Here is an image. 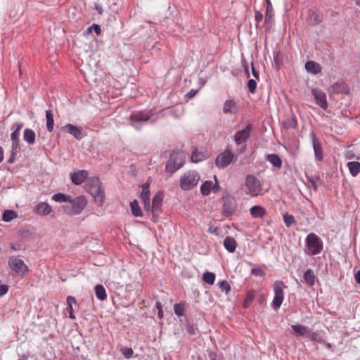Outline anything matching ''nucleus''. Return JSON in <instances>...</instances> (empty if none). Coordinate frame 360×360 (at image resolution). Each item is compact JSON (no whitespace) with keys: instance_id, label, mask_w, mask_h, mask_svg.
<instances>
[{"instance_id":"obj_2","label":"nucleus","mask_w":360,"mask_h":360,"mask_svg":"<svg viewBox=\"0 0 360 360\" xmlns=\"http://www.w3.org/2000/svg\"><path fill=\"white\" fill-rule=\"evenodd\" d=\"M87 200L84 196L80 195L71 200L68 204L62 206L63 212L70 216L78 215L86 208Z\"/></svg>"},{"instance_id":"obj_24","label":"nucleus","mask_w":360,"mask_h":360,"mask_svg":"<svg viewBox=\"0 0 360 360\" xmlns=\"http://www.w3.org/2000/svg\"><path fill=\"white\" fill-rule=\"evenodd\" d=\"M305 69L314 74V75H316V74H319L321 72V65L314 62V61H308L305 63Z\"/></svg>"},{"instance_id":"obj_12","label":"nucleus","mask_w":360,"mask_h":360,"mask_svg":"<svg viewBox=\"0 0 360 360\" xmlns=\"http://www.w3.org/2000/svg\"><path fill=\"white\" fill-rule=\"evenodd\" d=\"M215 179V183L213 184V182L210 180L205 181L200 186V193L202 195L206 196L208 195L210 192L212 191L214 193H217L219 191V185L218 183V181L214 176Z\"/></svg>"},{"instance_id":"obj_25","label":"nucleus","mask_w":360,"mask_h":360,"mask_svg":"<svg viewBox=\"0 0 360 360\" xmlns=\"http://www.w3.org/2000/svg\"><path fill=\"white\" fill-rule=\"evenodd\" d=\"M224 246L229 252H233L236 250L237 242L233 238L227 236L224 240Z\"/></svg>"},{"instance_id":"obj_47","label":"nucleus","mask_w":360,"mask_h":360,"mask_svg":"<svg viewBox=\"0 0 360 360\" xmlns=\"http://www.w3.org/2000/svg\"><path fill=\"white\" fill-rule=\"evenodd\" d=\"M284 125L287 129L295 128L297 126V121L295 118L288 119L284 122Z\"/></svg>"},{"instance_id":"obj_52","label":"nucleus","mask_w":360,"mask_h":360,"mask_svg":"<svg viewBox=\"0 0 360 360\" xmlns=\"http://www.w3.org/2000/svg\"><path fill=\"white\" fill-rule=\"evenodd\" d=\"M255 18L257 22H260L263 19V15L259 11H255Z\"/></svg>"},{"instance_id":"obj_22","label":"nucleus","mask_w":360,"mask_h":360,"mask_svg":"<svg viewBox=\"0 0 360 360\" xmlns=\"http://www.w3.org/2000/svg\"><path fill=\"white\" fill-rule=\"evenodd\" d=\"M250 214L254 218H262L266 214V210L260 205H255L250 210Z\"/></svg>"},{"instance_id":"obj_60","label":"nucleus","mask_w":360,"mask_h":360,"mask_svg":"<svg viewBox=\"0 0 360 360\" xmlns=\"http://www.w3.org/2000/svg\"><path fill=\"white\" fill-rule=\"evenodd\" d=\"M355 1L358 6H360V0H355Z\"/></svg>"},{"instance_id":"obj_30","label":"nucleus","mask_w":360,"mask_h":360,"mask_svg":"<svg viewBox=\"0 0 360 360\" xmlns=\"http://www.w3.org/2000/svg\"><path fill=\"white\" fill-rule=\"evenodd\" d=\"M352 176H356L360 172V162L357 161L349 162L347 165Z\"/></svg>"},{"instance_id":"obj_28","label":"nucleus","mask_w":360,"mask_h":360,"mask_svg":"<svg viewBox=\"0 0 360 360\" xmlns=\"http://www.w3.org/2000/svg\"><path fill=\"white\" fill-rule=\"evenodd\" d=\"M274 15V8L270 0H266L265 22L270 23Z\"/></svg>"},{"instance_id":"obj_23","label":"nucleus","mask_w":360,"mask_h":360,"mask_svg":"<svg viewBox=\"0 0 360 360\" xmlns=\"http://www.w3.org/2000/svg\"><path fill=\"white\" fill-rule=\"evenodd\" d=\"M66 302H67V305H68L66 310L69 313V317L71 319H75L76 316H75V315L74 314V311H73V304H77L76 299L73 296L70 295V296L67 297Z\"/></svg>"},{"instance_id":"obj_31","label":"nucleus","mask_w":360,"mask_h":360,"mask_svg":"<svg viewBox=\"0 0 360 360\" xmlns=\"http://www.w3.org/2000/svg\"><path fill=\"white\" fill-rule=\"evenodd\" d=\"M304 279L307 285L313 286L315 283L316 276L311 269L307 270L304 274Z\"/></svg>"},{"instance_id":"obj_44","label":"nucleus","mask_w":360,"mask_h":360,"mask_svg":"<svg viewBox=\"0 0 360 360\" xmlns=\"http://www.w3.org/2000/svg\"><path fill=\"white\" fill-rule=\"evenodd\" d=\"M219 286L221 291H224L226 294H228L231 290V285L226 281L219 282Z\"/></svg>"},{"instance_id":"obj_1","label":"nucleus","mask_w":360,"mask_h":360,"mask_svg":"<svg viewBox=\"0 0 360 360\" xmlns=\"http://www.w3.org/2000/svg\"><path fill=\"white\" fill-rule=\"evenodd\" d=\"M87 191L93 196L95 203L98 206H103L105 198L100 179L98 178L90 179L87 184Z\"/></svg>"},{"instance_id":"obj_16","label":"nucleus","mask_w":360,"mask_h":360,"mask_svg":"<svg viewBox=\"0 0 360 360\" xmlns=\"http://www.w3.org/2000/svg\"><path fill=\"white\" fill-rule=\"evenodd\" d=\"M23 124L22 123H17L15 125V131L11 134V140H12V148L13 150L16 151L17 150L20 149V143H19V136H20V131L21 129L22 128Z\"/></svg>"},{"instance_id":"obj_54","label":"nucleus","mask_w":360,"mask_h":360,"mask_svg":"<svg viewBox=\"0 0 360 360\" xmlns=\"http://www.w3.org/2000/svg\"><path fill=\"white\" fill-rule=\"evenodd\" d=\"M355 281L360 284V270H359L354 275Z\"/></svg>"},{"instance_id":"obj_50","label":"nucleus","mask_w":360,"mask_h":360,"mask_svg":"<svg viewBox=\"0 0 360 360\" xmlns=\"http://www.w3.org/2000/svg\"><path fill=\"white\" fill-rule=\"evenodd\" d=\"M156 307L158 309V317L162 319L163 317V311L160 302H158L156 303Z\"/></svg>"},{"instance_id":"obj_49","label":"nucleus","mask_w":360,"mask_h":360,"mask_svg":"<svg viewBox=\"0 0 360 360\" xmlns=\"http://www.w3.org/2000/svg\"><path fill=\"white\" fill-rule=\"evenodd\" d=\"M94 30L95 31V32L98 35L101 34V27L98 25L97 24H94L92 25L91 27H89L88 28V32H91V30Z\"/></svg>"},{"instance_id":"obj_5","label":"nucleus","mask_w":360,"mask_h":360,"mask_svg":"<svg viewBox=\"0 0 360 360\" xmlns=\"http://www.w3.org/2000/svg\"><path fill=\"white\" fill-rule=\"evenodd\" d=\"M292 328L299 335L308 338L312 341L323 342V338L318 333L310 330L307 326L297 324L292 325Z\"/></svg>"},{"instance_id":"obj_62","label":"nucleus","mask_w":360,"mask_h":360,"mask_svg":"<svg viewBox=\"0 0 360 360\" xmlns=\"http://www.w3.org/2000/svg\"><path fill=\"white\" fill-rule=\"evenodd\" d=\"M246 73L248 74V68H246ZM248 76L249 77V75H248Z\"/></svg>"},{"instance_id":"obj_42","label":"nucleus","mask_w":360,"mask_h":360,"mask_svg":"<svg viewBox=\"0 0 360 360\" xmlns=\"http://www.w3.org/2000/svg\"><path fill=\"white\" fill-rule=\"evenodd\" d=\"M191 160L193 162H198L205 158V155L202 152L193 151L191 155Z\"/></svg>"},{"instance_id":"obj_15","label":"nucleus","mask_w":360,"mask_h":360,"mask_svg":"<svg viewBox=\"0 0 360 360\" xmlns=\"http://www.w3.org/2000/svg\"><path fill=\"white\" fill-rule=\"evenodd\" d=\"M61 130L71 134L77 140H81L84 137L82 130L72 124H67L62 127Z\"/></svg>"},{"instance_id":"obj_39","label":"nucleus","mask_w":360,"mask_h":360,"mask_svg":"<svg viewBox=\"0 0 360 360\" xmlns=\"http://www.w3.org/2000/svg\"><path fill=\"white\" fill-rule=\"evenodd\" d=\"M203 281L209 285H212L215 281V274L212 272H206L202 276Z\"/></svg>"},{"instance_id":"obj_7","label":"nucleus","mask_w":360,"mask_h":360,"mask_svg":"<svg viewBox=\"0 0 360 360\" xmlns=\"http://www.w3.org/2000/svg\"><path fill=\"white\" fill-rule=\"evenodd\" d=\"M287 288L284 283L281 281H276L274 283V297L272 302V307L275 309H278L281 306L284 300L283 289Z\"/></svg>"},{"instance_id":"obj_9","label":"nucleus","mask_w":360,"mask_h":360,"mask_svg":"<svg viewBox=\"0 0 360 360\" xmlns=\"http://www.w3.org/2000/svg\"><path fill=\"white\" fill-rule=\"evenodd\" d=\"M245 184L249 194L252 196H257L261 193L262 188L259 181L255 176L248 175L246 177Z\"/></svg>"},{"instance_id":"obj_35","label":"nucleus","mask_w":360,"mask_h":360,"mask_svg":"<svg viewBox=\"0 0 360 360\" xmlns=\"http://www.w3.org/2000/svg\"><path fill=\"white\" fill-rule=\"evenodd\" d=\"M95 292L97 298L100 300L103 301L107 298L106 290L102 285H96Z\"/></svg>"},{"instance_id":"obj_18","label":"nucleus","mask_w":360,"mask_h":360,"mask_svg":"<svg viewBox=\"0 0 360 360\" xmlns=\"http://www.w3.org/2000/svg\"><path fill=\"white\" fill-rule=\"evenodd\" d=\"M163 200V193L162 192H158L153 198V205L150 206V211L154 216L156 215V212L160 210L162 202ZM149 213V212H148Z\"/></svg>"},{"instance_id":"obj_59","label":"nucleus","mask_w":360,"mask_h":360,"mask_svg":"<svg viewBox=\"0 0 360 360\" xmlns=\"http://www.w3.org/2000/svg\"><path fill=\"white\" fill-rule=\"evenodd\" d=\"M195 94V92H193V91H191L188 94V96H189L190 97H193Z\"/></svg>"},{"instance_id":"obj_56","label":"nucleus","mask_w":360,"mask_h":360,"mask_svg":"<svg viewBox=\"0 0 360 360\" xmlns=\"http://www.w3.org/2000/svg\"><path fill=\"white\" fill-rule=\"evenodd\" d=\"M188 330L191 335H193L195 333V327L193 326H190Z\"/></svg>"},{"instance_id":"obj_48","label":"nucleus","mask_w":360,"mask_h":360,"mask_svg":"<svg viewBox=\"0 0 360 360\" xmlns=\"http://www.w3.org/2000/svg\"><path fill=\"white\" fill-rule=\"evenodd\" d=\"M251 273L254 276L260 277H262L265 275L264 271L262 269L257 267L252 269Z\"/></svg>"},{"instance_id":"obj_61","label":"nucleus","mask_w":360,"mask_h":360,"mask_svg":"<svg viewBox=\"0 0 360 360\" xmlns=\"http://www.w3.org/2000/svg\"><path fill=\"white\" fill-rule=\"evenodd\" d=\"M130 287H131V285H127V291H130V289H129Z\"/></svg>"},{"instance_id":"obj_17","label":"nucleus","mask_w":360,"mask_h":360,"mask_svg":"<svg viewBox=\"0 0 360 360\" xmlns=\"http://www.w3.org/2000/svg\"><path fill=\"white\" fill-rule=\"evenodd\" d=\"M238 112L237 103L233 99L225 101L223 105V112L224 114H236Z\"/></svg>"},{"instance_id":"obj_41","label":"nucleus","mask_w":360,"mask_h":360,"mask_svg":"<svg viewBox=\"0 0 360 360\" xmlns=\"http://www.w3.org/2000/svg\"><path fill=\"white\" fill-rule=\"evenodd\" d=\"M309 21L314 25L319 24L322 21V16L316 12H312L309 15Z\"/></svg>"},{"instance_id":"obj_8","label":"nucleus","mask_w":360,"mask_h":360,"mask_svg":"<svg viewBox=\"0 0 360 360\" xmlns=\"http://www.w3.org/2000/svg\"><path fill=\"white\" fill-rule=\"evenodd\" d=\"M8 265L13 271L21 276H24L28 271V267L23 260L18 257H11Z\"/></svg>"},{"instance_id":"obj_37","label":"nucleus","mask_w":360,"mask_h":360,"mask_svg":"<svg viewBox=\"0 0 360 360\" xmlns=\"http://www.w3.org/2000/svg\"><path fill=\"white\" fill-rule=\"evenodd\" d=\"M255 291L253 290H250L247 292L246 297L243 301V307L244 308H248L250 304L252 302V301L255 299Z\"/></svg>"},{"instance_id":"obj_10","label":"nucleus","mask_w":360,"mask_h":360,"mask_svg":"<svg viewBox=\"0 0 360 360\" xmlns=\"http://www.w3.org/2000/svg\"><path fill=\"white\" fill-rule=\"evenodd\" d=\"M233 157L231 150H226L217 157L216 165L218 167L224 168L232 162Z\"/></svg>"},{"instance_id":"obj_46","label":"nucleus","mask_w":360,"mask_h":360,"mask_svg":"<svg viewBox=\"0 0 360 360\" xmlns=\"http://www.w3.org/2000/svg\"><path fill=\"white\" fill-rule=\"evenodd\" d=\"M248 90L251 94L255 93L256 87H257V82L255 79H250L248 82Z\"/></svg>"},{"instance_id":"obj_11","label":"nucleus","mask_w":360,"mask_h":360,"mask_svg":"<svg viewBox=\"0 0 360 360\" xmlns=\"http://www.w3.org/2000/svg\"><path fill=\"white\" fill-rule=\"evenodd\" d=\"M150 184L146 182L142 186V191L140 194V198L143 204L144 210L146 212L150 211V191L149 188Z\"/></svg>"},{"instance_id":"obj_63","label":"nucleus","mask_w":360,"mask_h":360,"mask_svg":"<svg viewBox=\"0 0 360 360\" xmlns=\"http://www.w3.org/2000/svg\"><path fill=\"white\" fill-rule=\"evenodd\" d=\"M212 360H215V359H212Z\"/></svg>"},{"instance_id":"obj_32","label":"nucleus","mask_w":360,"mask_h":360,"mask_svg":"<svg viewBox=\"0 0 360 360\" xmlns=\"http://www.w3.org/2000/svg\"><path fill=\"white\" fill-rule=\"evenodd\" d=\"M24 140L29 144H34L35 142V132L30 129H25L23 134Z\"/></svg>"},{"instance_id":"obj_58","label":"nucleus","mask_w":360,"mask_h":360,"mask_svg":"<svg viewBox=\"0 0 360 360\" xmlns=\"http://www.w3.org/2000/svg\"><path fill=\"white\" fill-rule=\"evenodd\" d=\"M132 302V300L130 299L129 295L128 296L127 302L124 303L123 304L124 307H127L130 305V304Z\"/></svg>"},{"instance_id":"obj_43","label":"nucleus","mask_w":360,"mask_h":360,"mask_svg":"<svg viewBox=\"0 0 360 360\" xmlns=\"http://www.w3.org/2000/svg\"><path fill=\"white\" fill-rule=\"evenodd\" d=\"M120 351L122 355L127 359H130L134 355V351L131 347H124L120 349Z\"/></svg>"},{"instance_id":"obj_57","label":"nucleus","mask_w":360,"mask_h":360,"mask_svg":"<svg viewBox=\"0 0 360 360\" xmlns=\"http://www.w3.org/2000/svg\"><path fill=\"white\" fill-rule=\"evenodd\" d=\"M4 160V150L3 148L0 146V162H1Z\"/></svg>"},{"instance_id":"obj_33","label":"nucleus","mask_w":360,"mask_h":360,"mask_svg":"<svg viewBox=\"0 0 360 360\" xmlns=\"http://www.w3.org/2000/svg\"><path fill=\"white\" fill-rule=\"evenodd\" d=\"M266 160L277 168L282 167V160L276 154H269L266 156Z\"/></svg>"},{"instance_id":"obj_40","label":"nucleus","mask_w":360,"mask_h":360,"mask_svg":"<svg viewBox=\"0 0 360 360\" xmlns=\"http://www.w3.org/2000/svg\"><path fill=\"white\" fill-rule=\"evenodd\" d=\"M283 218L286 226L288 227H290L292 224H296V221L292 214L285 213L283 215Z\"/></svg>"},{"instance_id":"obj_21","label":"nucleus","mask_w":360,"mask_h":360,"mask_svg":"<svg viewBox=\"0 0 360 360\" xmlns=\"http://www.w3.org/2000/svg\"><path fill=\"white\" fill-rule=\"evenodd\" d=\"M331 89L332 91L335 94H348L349 91L348 86L343 82H337L334 84L333 85L331 86Z\"/></svg>"},{"instance_id":"obj_3","label":"nucleus","mask_w":360,"mask_h":360,"mask_svg":"<svg viewBox=\"0 0 360 360\" xmlns=\"http://www.w3.org/2000/svg\"><path fill=\"white\" fill-rule=\"evenodd\" d=\"M200 180V176L196 171H188L180 177L179 185L183 191H190L195 188Z\"/></svg>"},{"instance_id":"obj_27","label":"nucleus","mask_w":360,"mask_h":360,"mask_svg":"<svg viewBox=\"0 0 360 360\" xmlns=\"http://www.w3.org/2000/svg\"><path fill=\"white\" fill-rule=\"evenodd\" d=\"M150 119V116L143 112L133 113L130 116V120L133 122H147Z\"/></svg>"},{"instance_id":"obj_55","label":"nucleus","mask_w":360,"mask_h":360,"mask_svg":"<svg viewBox=\"0 0 360 360\" xmlns=\"http://www.w3.org/2000/svg\"><path fill=\"white\" fill-rule=\"evenodd\" d=\"M321 344H323L325 345V347L328 349H330L332 348V345L329 342H326L325 341V340L323 339V342H320Z\"/></svg>"},{"instance_id":"obj_36","label":"nucleus","mask_w":360,"mask_h":360,"mask_svg":"<svg viewBox=\"0 0 360 360\" xmlns=\"http://www.w3.org/2000/svg\"><path fill=\"white\" fill-rule=\"evenodd\" d=\"M51 198L53 200L58 202H68L71 200V196L70 195H66L62 193L54 194Z\"/></svg>"},{"instance_id":"obj_26","label":"nucleus","mask_w":360,"mask_h":360,"mask_svg":"<svg viewBox=\"0 0 360 360\" xmlns=\"http://www.w3.org/2000/svg\"><path fill=\"white\" fill-rule=\"evenodd\" d=\"M313 148H314L316 159L319 161L322 160L323 152H322L321 145L319 143V141L316 139L314 135V139H313Z\"/></svg>"},{"instance_id":"obj_19","label":"nucleus","mask_w":360,"mask_h":360,"mask_svg":"<svg viewBox=\"0 0 360 360\" xmlns=\"http://www.w3.org/2000/svg\"><path fill=\"white\" fill-rule=\"evenodd\" d=\"M88 175L86 170H79L71 174V180L75 184L80 185L86 179Z\"/></svg>"},{"instance_id":"obj_13","label":"nucleus","mask_w":360,"mask_h":360,"mask_svg":"<svg viewBox=\"0 0 360 360\" xmlns=\"http://www.w3.org/2000/svg\"><path fill=\"white\" fill-rule=\"evenodd\" d=\"M252 130V125L248 124L245 129L238 131L234 136V141L237 145L242 144L248 139Z\"/></svg>"},{"instance_id":"obj_53","label":"nucleus","mask_w":360,"mask_h":360,"mask_svg":"<svg viewBox=\"0 0 360 360\" xmlns=\"http://www.w3.org/2000/svg\"><path fill=\"white\" fill-rule=\"evenodd\" d=\"M252 73L253 76L257 79H259V72L256 70V69L254 67L253 63H252Z\"/></svg>"},{"instance_id":"obj_38","label":"nucleus","mask_w":360,"mask_h":360,"mask_svg":"<svg viewBox=\"0 0 360 360\" xmlns=\"http://www.w3.org/2000/svg\"><path fill=\"white\" fill-rule=\"evenodd\" d=\"M17 217L16 213L13 210H6L3 213L2 219L4 221L8 222Z\"/></svg>"},{"instance_id":"obj_45","label":"nucleus","mask_w":360,"mask_h":360,"mask_svg":"<svg viewBox=\"0 0 360 360\" xmlns=\"http://www.w3.org/2000/svg\"><path fill=\"white\" fill-rule=\"evenodd\" d=\"M174 313L180 316H183L184 313V307L181 304H175L174 306Z\"/></svg>"},{"instance_id":"obj_34","label":"nucleus","mask_w":360,"mask_h":360,"mask_svg":"<svg viewBox=\"0 0 360 360\" xmlns=\"http://www.w3.org/2000/svg\"><path fill=\"white\" fill-rule=\"evenodd\" d=\"M130 207L131 210L132 214L136 217H142L143 213L139 205V202L136 200H134L130 202Z\"/></svg>"},{"instance_id":"obj_20","label":"nucleus","mask_w":360,"mask_h":360,"mask_svg":"<svg viewBox=\"0 0 360 360\" xmlns=\"http://www.w3.org/2000/svg\"><path fill=\"white\" fill-rule=\"evenodd\" d=\"M34 212L41 216H47L52 212V207L45 202H40L34 207Z\"/></svg>"},{"instance_id":"obj_51","label":"nucleus","mask_w":360,"mask_h":360,"mask_svg":"<svg viewBox=\"0 0 360 360\" xmlns=\"http://www.w3.org/2000/svg\"><path fill=\"white\" fill-rule=\"evenodd\" d=\"M8 288L6 285H0V297L4 295L8 292Z\"/></svg>"},{"instance_id":"obj_29","label":"nucleus","mask_w":360,"mask_h":360,"mask_svg":"<svg viewBox=\"0 0 360 360\" xmlns=\"http://www.w3.org/2000/svg\"><path fill=\"white\" fill-rule=\"evenodd\" d=\"M46 128L49 132H52L54 129V120L52 110H47L46 111Z\"/></svg>"},{"instance_id":"obj_6","label":"nucleus","mask_w":360,"mask_h":360,"mask_svg":"<svg viewBox=\"0 0 360 360\" xmlns=\"http://www.w3.org/2000/svg\"><path fill=\"white\" fill-rule=\"evenodd\" d=\"M186 155L183 153L175 152L171 154L166 165V170L169 173H174L180 169L184 163Z\"/></svg>"},{"instance_id":"obj_4","label":"nucleus","mask_w":360,"mask_h":360,"mask_svg":"<svg viewBox=\"0 0 360 360\" xmlns=\"http://www.w3.org/2000/svg\"><path fill=\"white\" fill-rule=\"evenodd\" d=\"M307 253L309 255L319 254L323 250V241L315 233H311L306 238Z\"/></svg>"},{"instance_id":"obj_14","label":"nucleus","mask_w":360,"mask_h":360,"mask_svg":"<svg viewBox=\"0 0 360 360\" xmlns=\"http://www.w3.org/2000/svg\"><path fill=\"white\" fill-rule=\"evenodd\" d=\"M311 92L315 98L316 103L321 108L326 110L328 108L326 94L319 89H313Z\"/></svg>"}]
</instances>
